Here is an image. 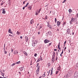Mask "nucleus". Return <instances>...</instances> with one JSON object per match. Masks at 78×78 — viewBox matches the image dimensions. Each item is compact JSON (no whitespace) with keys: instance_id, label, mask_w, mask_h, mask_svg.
Masks as SVG:
<instances>
[{"instance_id":"62","label":"nucleus","mask_w":78,"mask_h":78,"mask_svg":"<svg viewBox=\"0 0 78 78\" xmlns=\"http://www.w3.org/2000/svg\"><path fill=\"white\" fill-rule=\"evenodd\" d=\"M4 51H6L5 50V47H4Z\"/></svg>"},{"instance_id":"9","label":"nucleus","mask_w":78,"mask_h":78,"mask_svg":"<svg viewBox=\"0 0 78 78\" xmlns=\"http://www.w3.org/2000/svg\"><path fill=\"white\" fill-rule=\"evenodd\" d=\"M30 24H33L34 23V20L33 19H32L30 20Z\"/></svg>"},{"instance_id":"57","label":"nucleus","mask_w":78,"mask_h":78,"mask_svg":"<svg viewBox=\"0 0 78 78\" xmlns=\"http://www.w3.org/2000/svg\"><path fill=\"white\" fill-rule=\"evenodd\" d=\"M58 49H59L61 48H60V46H58Z\"/></svg>"},{"instance_id":"10","label":"nucleus","mask_w":78,"mask_h":78,"mask_svg":"<svg viewBox=\"0 0 78 78\" xmlns=\"http://www.w3.org/2000/svg\"><path fill=\"white\" fill-rule=\"evenodd\" d=\"M57 24L58 27H59L60 24V22H59V21H58L57 22Z\"/></svg>"},{"instance_id":"25","label":"nucleus","mask_w":78,"mask_h":78,"mask_svg":"<svg viewBox=\"0 0 78 78\" xmlns=\"http://www.w3.org/2000/svg\"><path fill=\"white\" fill-rule=\"evenodd\" d=\"M24 55H26V56L28 55V54H27V53L26 52H24Z\"/></svg>"},{"instance_id":"22","label":"nucleus","mask_w":78,"mask_h":78,"mask_svg":"<svg viewBox=\"0 0 78 78\" xmlns=\"http://www.w3.org/2000/svg\"><path fill=\"white\" fill-rule=\"evenodd\" d=\"M37 42H38L37 40H35L34 42L35 43V44H37Z\"/></svg>"},{"instance_id":"7","label":"nucleus","mask_w":78,"mask_h":78,"mask_svg":"<svg viewBox=\"0 0 78 78\" xmlns=\"http://www.w3.org/2000/svg\"><path fill=\"white\" fill-rule=\"evenodd\" d=\"M55 62V57H52L51 59V62L53 63Z\"/></svg>"},{"instance_id":"6","label":"nucleus","mask_w":78,"mask_h":78,"mask_svg":"<svg viewBox=\"0 0 78 78\" xmlns=\"http://www.w3.org/2000/svg\"><path fill=\"white\" fill-rule=\"evenodd\" d=\"M36 72L37 73L36 75H37V76H38V75H39V70L37 69L36 70Z\"/></svg>"},{"instance_id":"2","label":"nucleus","mask_w":78,"mask_h":78,"mask_svg":"<svg viewBox=\"0 0 78 78\" xmlns=\"http://www.w3.org/2000/svg\"><path fill=\"white\" fill-rule=\"evenodd\" d=\"M47 36H48V34H49V36H52V35L53 34H52V33H51V31H48V32H47Z\"/></svg>"},{"instance_id":"39","label":"nucleus","mask_w":78,"mask_h":78,"mask_svg":"<svg viewBox=\"0 0 78 78\" xmlns=\"http://www.w3.org/2000/svg\"><path fill=\"white\" fill-rule=\"evenodd\" d=\"M48 27L49 28H51V26L50 25H48Z\"/></svg>"},{"instance_id":"43","label":"nucleus","mask_w":78,"mask_h":78,"mask_svg":"<svg viewBox=\"0 0 78 78\" xmlns=\"http://www.w3.org/2000/svg\"><path fill=\"white\" fill-rule=\"evenodd\" d=\"M52 74H53V71H51V73H50V75H52Z\"/></svg>"},{"instance_id":"55","label":"nucleus","mask_w":78,"mask_h":78,"mask_svg":"<svg viewBox=\"0 0 78 78\" xmlns=\"http://www.w3.org/2000/svg\"><path fill=\"white\" fill-rule=\"evenodd\" d=\"M76 66L77 67H78V63H77L76 64Z\"/></svg>"},{"instance_id":"54","label":"nucleus","mask_w":78,"mask_h":78,"mask_svg":"<svg viewBox=\"0 0 78 78\" xmlns=\"http://www.w3.org/2000/svg\"><path fill=\"white\" fill-rule=\"evenodd\" d=\"M66 41L64 42V46H65V44H66Z\"/></svg>"},{"instance_id":"11","label":"nucleus","mask_w":78,"mask_h":78,"mask_svg":"<svg viewBox=\"0 0 78 78\" xmlns=\"http://www.w3.org/2000/svg\"><path fill=\"white\" fill-rule=\"evenodd\" d=\"M74 22V20H73V19H71V21H69V23L70 24H72V22Z\"/></svg>"},{"instance_id":"8","label":"nucleus","mask_w":78,"mask_h":78,"mask_svg":"<svg viewBox=\"0 0 78 78\" xmlns=\"http://www.w3.org/2000/svg\"><path fill=\"white\" fill-rule=\"evenodd\" d=\"M66 21H64L62 24L63 27H64V26H66Z\"/></svg>"},{"instance_id":"40","label":"nucleus","mask_w":78,"mask_h":78,"mask_svg":"<svg viewBox=\"0 0 78 78\" xmlns=\"http://www.w3.org/2000/svg\"><path fill=\"white\" fill-rule=\"evenodd\" d=\"M4 3H5V2H2L1 4V6H2V5H3L4 4Z\"/></svg>"},{"instance_id":"47","label":"nucleus","mask_w":78,"mask_h":78,"mask_svg":"<svg viewBox=\"0 0 78 78\" xmlns=\"http://www.w3.org/2000/svg\"><path fill=\"white\" fill-rule=\"evenodd\" d=\"M55 58V61H57V59H58V56H56Z\"/></svg>"},{"instance_id":"37","label":"nucleus","mask_w":78,"mask_h":78,"mask_svg":"<svg viewBox=\"0 0 78 78\" xmlns=\"http://www.w3.org/2000/svg\"><path fill=\"white\" fill-rule=\"evenodd\" d=\"M41 61V60L40 59H39V58H38L37 60V61L36 62V63H37V62H39V61Z\"/></svg>"},{"instance_id":"50","label":"nucleus","mask_w":78,"mask_h":78,"mask_svg":"<svg viewBox=\"0 0 78 78\" xmlns=\"http://www.w3.org/2000/svg\"><path fill=\"white\" fill-rule=\"evenodd\" d=\"M56 56H58V51H57L56 52Z\"/></svg>"},{"instance_id":"42","label":"nucleus","mask_w":78,"mask_h":78,"mask_svg":"<svg viewBox=\"0 0 78 78\" xmlns=\"http://www.w3.org/2000/svg\"><path fill=\"white\" fill-rule=\"evenodd\" d=\"M41 11V8H40L38 11V13H40V12Z\"/></svg>"},{"instance_id":"49","label":"nucleus","mask_w":78,"mask_h":78,"mask_svg":"<svg viewBox=\"0 0 78 78\" xmlns=\"http://www.w3.org/2000/svg\"><path fill=\"white\" fill-rule=\"evenodd\" d=\"M40 58H41L40 60L42 61V57H41V56H40Z\"/></svg>"},{"instance_id":"30","label":"nucleus","mask_w":78,"mask_h":78,"mask_svg":"<svg viewBox=\"0 0 78 78\" xmlns=\"http://www.w3.org/2000/svg\"><path fill=\"white\" fill-rule=\"evenodd\" d=\"M16 64H20V61H19L18 62H16Z\"/></svg>"},{"instance_id":"33","label":"nucleus","mask_w":78,"mask_h":78,"mask_svg":"<svg viewBox=\"0 0 78 78\" xmlns=\"http://www.w3.org/2000/svg\"><path fill=\"white\" fill-rule=\"evenodd\" d=\"M39 63H37V66H36V67H37L39 66Z\"/></svg>"},{"instance_id":"59","label":"nucleus","mask_w":78,"mask_h":78,"mask_svg":"<svg viewBox=\"0 0 78 78\" xmlns=\"http://www.w3.org/2000/svg\"><path fill=\"white\" fill-rule=\"evenodd\" d=\"M25 2H26V1H23V4H25Z\"/></svg>"},{"instance_id":"64","label":"nucleus","mask_w":78,"mask_h":78,"mask_svg":"<svg viewBox=\"0 0 78 78\" xmlns=\"http://www.w3.org/2000/svg\"><path fill=\"white\" fill-rule=\"evenodd\" d=\"M54 51H57V49H54Z\"/></svg>"},{"instance_id":"36","label":"nucleus","mask_w":78,"mask_h":78,"mask_svg":"<svg viewBox=\"0 0 78 78\" xmlns=\"http://www.w3.org/2000/svg\"><path fill=\"white\" fill-rule=\"evenodd\" d=\"M48 17H47V16L46 15L45 16V18H44L45 19H46V20H47Z\"/></svg>"},{"instance_id":"63","label":"nucleus","mask_w":78,"mask_h":78,"mask_svg":"<svg viewBox=\"0 0 78 78\" xmlns=\"http://www.w3.org/2000/svg\"><path fill=\"white\" fill-rule=\"evenodd\" d=\"M22 37H22V36L20 37V39H22Z\"/></svg>"},{"instance_id":"53","label":"nucleus","mask_w":78,"mask_h":78,"mask_svg":"<svg viewBox=\"0 0 78 78\" xmlns=\"http://www.w3.org/2000/svg\"><path fill=\"white\" fill-rule=\"evenodd\" d=\"M58 46H59V47L60 46V42H59V43H58Z\"/></svg>"},{"instance_id":"16","label":"nucleus","mask_w":78,"mask_h":78,"mask_svg":"<svg viewBox=\"0 0 78 78\" xmlns=\"http://www.w3.org/2000/svg\"><path fill=\"white\" fill-rule=\"evenodd\" d=\"M8 32L9 33H11V34H12V32H11V29L9 30Z\"/></svg>"},{"instance_id":"27","label":"nucleus","mask_w":78,"mask_h":78,"mask_svg":"<svg viewBox=\"0 0 78 78\" xmlns=\"http://www.w3.org/2000/svg\"><path fill=\"white\" fill-rule=\"evenodd\" d=\"M5 12H6L5 10H3V11L2 12V14H5Z\"/></svg>"},{"instance_id":"28","label":"nucleus","mask_w":78,"mask_h":78,"mask_svg":"<svg viewBox=\"0 0 78 78\" xmlns=\"http://www.w3.org/2000/svg\"><path fill=\"white\" fill-rule=\"evenodd\" d=\"M16 34H17L18 35H19V34H20V32L17 31V32Z\"/></svg>"},{"instance_id":"26","label":"nucleus","mask_w":78,"mask_h":78,"mask_svg":"<svg viewBox=\"0 0 78 78\" xmlns=\"http://www.w3.org/2000/svg\"><path fill=\"white\" fill-rule=\"evenodd\" d=\"M37 67V70H39L40 69V68H41V67H40V66H38Z\"/></svg>"},{"instance_id":"14","label":"nucleus","mask_w":78,"mask_h":78,"mask_svg":"<svg viewBox=\"0 0 78 78\" xmlns=\"http://www.w3.org/2000/svg\"><path fill=\"white\" fill-rule=\"evenodd\" d=\"M52 57H53L54 58H55V52H53Z\"/></svg>"},{"instance_id":"45","label":"nucleus","mask_w":78,"mask_h":78,"mask_svg":"<svg viewBox=\"0 0 78 78\" xmlns=\"http://www.w3.org/2000/svg\"><path fill=\"white\" fill-rule=\"evenodd\" d=\"M43 77H45V74H44L42 75Z\"/></svg>"},{"instance_id":"56","label":"nucleus","mask_w":78,"mask_h":78,"mask_svg":"<svg viewBox=\"0 0 78 78\" xmlns=\"http://www.w3.org/2000/svg\"><path fill=\"white\" fill-rule=\"evenodd\" d=\"M25 8H26V7H25V6L23 7V9H25Z\"/></svg>"},{"instance_id":"17","label":"nucleus","mask_w":78,"mask_h":78,"mask_svg":"<svg viewBox=\"0 0 78 78\" xmlns=\"http://www.w3.org/2000/svg\"><path fill=\"white\" fill-rule=\"evenodd\" d=\"M25 39H26V42H27V41H28V37L26 36L25 37Z\"/></svg>"},{"instance_id":"51","label":"nucleus","mask_w":78,"mask_h":78,"mask_svg":"<svg viewBox=\"0 0 78 78\" xmlns=\"http://www.w3.org/2000/svg\"><path fill=\"white\" fill-rule=\"evenodd\" d=\"M37 54H35L34 55V56H35V57H36L37 56Z\"/></svg>"},{"instance_id":"1","label":"nucleus","mask_w":78,"mask_h":78,"mask_svg":"<svg viewBox=\"0 0 78 78\" xmlns=\"http://www.w3.org/2000/svg\"><path fill=\"white\" fill-rule=\"evenodd\" d=\"M78 76V72H76L74 73V77L75 78H77Z\"/></svg>"},{"instance_id":"18","label":"nucleus","mask_w":78,"mask_h":78,"mask_svg":"<svg viewBox=\"0 0 78 78\" xmlns=\"http://www.w3.org/2000/svg\"><path fill=\"white\" fill-rule=\"evenodd\" d=\"M8 4L9 5H11V0H9L8 1Z\"/></svg>"},{"instance_id":"58","label":"nucleus","mask_w":78,"mask_h":78,"mask_svg":"<svg viewBox=\"0 0 78 78\" xmlns=\"http://www.w3.org/2000/svg\"><path fill=\"white\" fill-rule=\"evenodd\" d=\"M63 50H64L63 49V50H62V52L61 53V54H63Z\"/></svg>"},{"instance_id":"20","label":"nucleus","mask_w":78,"mask_h":78,"mask_svg":"<svg viewBox=\"0 0 78 78\" xmlns=\"http://www.w3.org/2000/svg\"><path fill=\"white\" fill-rule=\"evenodd\" d=\"M32 45L33 47H35V42H33L32 43Z\"/></svg>"},{"instance_id":"34","label":"nucleus","mask_w":78,"mask_h":78,"mask_svg":"<svg viewBox=\"0 0 78 78\" xmlns=\"http://www.w3.org/2000/svg\"><path fill=\"white\" fill-rule=\"evenodd\" d=\"M63 78H67V75H64V76Z\"/></svg>"},{"instance_id":"31","label":"nucleus","mask_w":78,"mask_h":78,"mask_svg":"<svg viewBox=\"0 0 78 78\" xmlns=\"http://www.w3.org/2000/svg\"><path fill=\"white\" fill-rule=\"evenodd\" d=\"M28 5H29V3L28 2L27 3L26 5L25 6V7H27V6H28Z\"/></svg>"},{"instance_id":"15","label":"nucleus","mask_w":78,"mask_h":78,"mask_svg":"<svg viewBox=\"0 0 78 78\" xmlns=\"http://www.w3.org/2000/svg\"><path fill=\"white\" fill-rule=\"evenodd\" d=\"M39 14V13L38 12V10H37V11L35 12V15L37 16V15H38Z\"/></svg>"},{"instance_id":"35","label":"nucleus","mask_w":78,"mask_h":78,"mask_svg":"<svg viewBox=\"0 0 78 78\" xmlns=\"http://www.w3.org/2000/svg\"><path fill=\"white\" fill-rule=\"evenodd\" d=\"M63 78H67V75H64V76Z\"/></svg>"},{"instance_id":"13","label":"nucleus","mask_w":78,"mask_h":78,"mask_svg":"<svg viewBox=\"0 0 78 78\" xmlns=\"http://www.w3.org/2000/svg\"><path fill=\"white\" fill-rule=\"evenodd\" d=\"M57 70H59V71H60L61 70V66L60 65L59 66V67H58L57 68Z\"/></svg>"},{"instance_id":"12","label":"nucleus","mask_w":78,"mask_h":78,"mask_svg":"<svg viewBox=\"0 0 78 78\" xmlns=\"http://www.w3.org/2000/svg\"><path fill=\"white\" fill-rule=\"evenodd\" d=\"M14 54H15V55H16V54H17L18 53V51H15L13 52Z\"/></svg>"},{"instance_id":"24","label":"nucleus","mask_w":78,"mask_h":78,"mask_svg":"<svg viewBox=\"0 0 78 78\" xmlns=\"http://www.w3.org/2000/svg\"><path fill=\"white\" fill-rule=\"evenodd\" d=\"M48 66L49 67H50V66H51V64L50 63H48Z\"/></svg>"},{"instance_id":"19","label":"nucleus","mask_w":78,"mask_h":78,"mask_svg":"<svg viewBox=\"0 0 78 78\" xmlns=\"http://www.w3.org/2000/svg\"><path fill=\"white\" fill-rule=\"evenodd\" d=\"M66 76L67 78H69L70 77V75L69 74H67Z\"/></svg>"},{"instance_id":"21","label":"nucleus","mask_w":78,"mask_h":78,"mask_svg":"<svg viewBox=\"0 0 78 78\" xmlns=\"http://www.w3.org/2000/svg\"><path fill=\"white\" fill-rule=\"evenodd\" d=\"M73 20H74V22H76L77 20L76 18H73Z\"/></svg>"},{"instance_id":"48","label":"nucleus","mask_w":78,"mask_h":78,"mask_svg":"<svg viewBox=\"0 0 78 78\" xmlns=\"http://www.w3.org/2000/svg\"><path fill=\"white\" fill-rule=\"evenodd\" d=\"M55 23H56V21H57V20H56V18H55Z\"/></svg>"},{"instance_id":"44","label":"nucleus","mask_w":78,"mask_h":78,"mask_svg":"<svg viewBox=\"0 0 78 78\" xmlns=\"http://www.w3.org/2000/svg\"><path fill=\"white\" fill-rule=\"evenodd\" d=\"M75 23H76V25H78V22L76 21V22H75Z\"/></svg>"},{"instance_id":"46","label":"nucleus","mask_w":78,"mask_h":78,"mask_svg":"<svg viewBox=\"0 0 78 78\" xmlns=\"http://www.w3.org/2000/svg\"><path fill=\"white\" fill-rule=\"evenodd\" d=\"M4 51L5 52V54H7V51Z\"/></svg>"},{"instance_id":"5","label":"nucleus","mask_w":78,"mask_h":78,"mask_svg":"<svg viewBox=\"0 0 78 78\" xmlns=\"http://www.w3.org/2000/svg\"><path fill=\"white\" fill-rule=\"evenodd\" d=\"M23 68H24L23 67H21L19 69V71H20V72H22V70H23Z\"/></svg>"},{"instance_id":"4","label":"nucleus","mask_w":78,"mask_h":78,"mask_svg":"<svg viewBox=\"0 0 78 78\" xmlns=\"http://www.w3.org/2000/svg\"><path fill=\"white\" fill-rule=\"evenodd\" d=\"M50 42V40H48V39H45L44 41V43L45 44H47V43H48Z\"/></svg>"},{"instance_id":"3","label":"nucleus","mask_w":78,"mask_h":78,"mask_svg":"<svg viewBox=\"0 0 78 78\" xmlns=\"http://www.w3.org/2000/svg\"><path fill=\"white\" fill-rule=\"evenodd\" d=\"M66 34H70V29L69 28L67 30Z\"/></svg>"},{"instance_id":"38","label":"nucleus","mask_w":78,"mask_h":78,"mask_svg":"<svg viewBox=\"0 0 78 78\" xmlns=\"http://www.w3.org/2000/svg\"><path fill=\"white\" fill-rule=\"evenodd\" d=\"M15 64H16V63H13L11 65V66H12V67H13V66H14V65H15Z\"/></svg>"},{"instance_id":"41","label":"nucleus","mask_w":78,"mask_h":78,"mask_svg":"<svg viewBox=\"0 0 78 78\" xmlns=\"http://www.w3.org/2000/svg\"><path fill=\"white\" fill-rule=\"evenodd\" d=\"M59 72V71H56L55 74L56 75H57V74H58V73Z\"/></svg>"},{"instance_id":"61","label":"nucleus","mask_w":78,"mask_h":78,"mask_svg":"<svg viewBox=\"0 0 78 78\" xmlns=\"http://www.w3.org/2000/svg\"><path fill=\"white\" fill-rule=\"evenodd\" d=\"M76 17H78V13H77V14L76 15Z\"/></svg>"},{"instance_id":"52","label":"nucleus","mask_w":78,"mask_h":78,"mask_svg":"<svg viewBox=\"0 0 78 78\" xmlns=\"http://www.w3.org/2000/svg\"><path fill=\"white\" fill-rule=\"evenodd\" d=\"M65 2H66V0H64L62 2V3H65Z\"/></svg>"},{"instance_id":"32","label":"nucleus","mask_w":78,"mask_h":78,"mask_svg":"<svg viewBox=\"0 0 78 78\" xmlns=\"http://www.w3.org/2000/svg\"><path fill=\"white\" fill-rule=\"evenodd\" d=\"M31 8H32V7L31 6H29L28 7V8H29L30 10H31Z\"/></svg>"},{"instance_id":"60","label":"nucleus","mask_w":78,"mask_h":78,"mask_svg":"<svg viewBox=\"0 0 78 78\" xmlns=\"http://www.w3.org/2000/svg\"><path fill=\"white\" fill-rule=\"evenodd\" d=\"M51 45V43H49V45L50 46V45Z\"/></svg>"},{"instance_id":"23","label":"nucleus","mask_w":78,"mask_h":78,"mask_svg":"<svg viewBox=\"0 0 78 78\" xmlns=\"http://www.w3.org/2000/svg\"><path fill=\"white\" fill-rule=\"evenodd\" d=\"M40 28H39V30H41L42 28V25H40Z\"/></svg>"},{"instance_id":"29","label":"nucleus","mask_w":78,"mask_h":78,"mask_svg":"<svg viewBox=\"0 0 78 78\" xmlns=\"http://www.w3.org/2000/svg\"><path fill=\"white\" fill-rule=\"evenodd\" d=\"M69 12H72V10L71 9H69Z\"/></svg>"}]
</instances>
